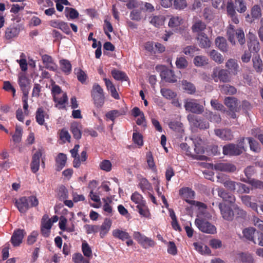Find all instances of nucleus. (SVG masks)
I'll use <instances>...</instances> for the list:
<instances>
[{
  "mask_svg": "<svg viewBox=\"0 0 263 263\" xmlns=\"http://www.w3.org/2000/svg\"><path fill=\"white\" fill-rule=\"evenodd\" d=\"M139 185L143 192H145L152 189L151 184L145 178H142L140 180Z\"/></svg>",
  "mask_w": 263,
  "mask_h": 263,
  "instance_id": "nucleus-54",
  "label": "nucleus"
},
{
  "mask_svg": "<svg viewBox=\"0 0 263 263\" xmlns=\"http://www.w3.org/2000/svg\"><path fill=\"white\" fill-rule=\"evenodd\" d=\"M55 102V106L59 109H64L66 107V104L68 101L66 93H62V95L55 97L53 98Z\"/></svg>",
  "mask_w": 263,
  "mask_h": 263,
  "instance_id": "nucleus-19",
  "label": "nucleus"
},
{
  "mask_svg": "<svg viewBox=\"0 0 263 263\" xmlns=\"http://www.w3.org/2000/svg\"><path fill=\"white\" fill-rule=\"evenodd\" d=\"M133 237L145 249L154 247L155 245L154 240L142 235L139 232H134Z\"/></svg>",
  "mask_w": 263,
  "mask_h": 263,
  "instance_id": "nucleus-7",
  "label": "nucleus"
},
{
  "mask_svg": "<svg viewBox=\"0 0 263 263\" xmlns=\"http://www.w3.org/2000/svg\"><path fill=\"white\" fill-rule=\"evenodd\" d=\"M215 133L217 136L224 140H231L233 137L231 132L228 129H216L215 130Z\"/></svg>",
  "mask_w": 263,
  "mask_h": 263,
  "instance_id": "nucleus-24",
  "label": "nucleus"
},
{
  "mask_svg": "<svg viewBox=\"0 0 263 263\" xmlns=\"http://www.w3.org/2000/svg\"><path fill=\"white\" fill-rule=\"evenodd\" d=\"M101 170L108 172L111 170L112 164L111 162L108 160H104L99 164Z\"/></svg>",
  "mask_w": 263,
  "mask_h": 263,
  "instance_id": "nucleus-62",
  "label": "nucleus"
},
{
  "mask_svg": "<svg viewBox=\"0 0 263 263\" xmlns=\"http://www.w3.org/2000/svg\"><path fill=\"white\" fill-rule=\"evenodd\" d=\"M197 39L201 48H206L210 47L211 42L205 33H199Z\"/></svg>",
  "mask_w": 263,
  "mask_h": 263,
  "instance_id": "nucleus-22",
  "label": "nucleus"
},
{
  "mask_svg": "<svg viewBox=\"0 0 263 263\" xmlns=\"http://www.w3.org/2000/svg\"><path fill=\"white\" fill-rule=\"evenodd\" d=\"M111 223V221L110 219H105L104 220L100 228H99L101 237L103 238L108 232L110 229Z\"/></svg>",
  "mask_w": 263,
  "mask_h": 263,
  "instance_id": "nucleus-29",
  "label": "nucleus"
},
{
  "mask_svg": "<svg viewBox=\"0 0 263 263\" xmlns=\"http://www.w3.org/2000/svg\"><path fill=\"white\" fill-rule=\"evenodd\" d=\"M168 126L170 128L178 133H181L183 131L182 124L179 121L171 122Z\"/></svg>",
  "mask_w": 263,
  "mask_h": 263,
  "instance_id": "nucleus-63",
  "label": "nucleus"
},
{
  "mask_svg": "<svg viewBox=\"0 0 263 263\" xmlns=\"http://www.w3.org/2000/svg\"><path fill=\"white\" fill-rule=\"evenodd\" d=\"M126 110L125 109H122L120 110H113L108 112L106 114V117L107 119L111 120L112 121H114L115 119L120 116L125 115L126 114Z\"/></svg>",
  "mask_w": 263,
  "mask_h": 263,
  "instance_id": "nucleus-35",
  "label": "nucleus"
},
{
  "mask_svg": "<svg viewBox=\"0 0 263 263\" xmlns=\"http://www.w3.org/2000/svg\"><path fill=\"white\" fill-rule=\"evenodd\" d=\"M176 65L178 68L184 69L187 67L188 62L185 57H180L176 59Z\"/></svg>",
  "mask_w": 263,
  "mask_h": 263,
  "instance_id": "nucleus-56",
  "label": "nucleus"
},
{
  "mask_svg": "<svg viewBox=\"0 0 263 263\" xmlns=\"http://www.w3.org/2000/svg\"><path fill=\"white\" fill-rule=\"evenodd\" d=\"M19 33V29L14 26L8 28L6 31L5 36L6 39H11L16 36Z\"/></svg>",
  "mask_w": 263,
  "mask_h": 263,
  "instance_id": "nucleus-44",
  "label": "nucleus"
},
{
  "mask_svg": "<svg viewBox=\"0 0 263 263\" xmlns=\"http://www.w3.org/2000/svg\"><path fill=\"white\" fill-rule=\"evenodd\" d=\"M24 234L23 230L18 229L14 232L11 239L13 246H18L22 243Z\"/></svg>",
  "mask_w": 263,
  "mask_h": 263,
  "instance_id": "nucleus-17",
  "label": "nucleus"
},
{
  "mask_svg": "<svg viewBox=\"0 0 263 263\" xmlns=\"http://www.w3.org/2000/svg\"><path fill=\"white\" fill-rule=\"evenodd\" d=\"M183 89L188 93L192 94L195 92L196 88L194 85L186 80L182 81Z\"/></svg>",
  "mask_w": 263,
  "mask_h": 263,
  "instance_id": "nucleus-50",
  "label": "nucleus"
},
{
  "mask_svg": "<svg viewBox=\"0 0 263 263\" xmlns=\"http://www.w3.org/2000/svg\"><path fill=\"white\" fill-rule=\"evenodd\" d=\"M189 121L195 126H198L201 129L209 128V124L206 121H199L197 118L193 115L190 114L187 116Z\"/></svg>",
  "mask_w": 263,
  "mask_h": 263,
  "instance_id": "nucleus-18",
  "label": "nucleus"
},
{
  "mask_svg": "<svg viewBox=\"0 0 263 263\" xmlns=\"http://www.w3.org/2000/svg\"><path fill=\"white\" fill-rule=\"evenodd\" d=\"M253 67L258 72H260L262 70L263 64L261 59L259 56L254 57L253 59Z\"/></svg>",
  "mask_w": 263,
  "mask_h": 263,
  "instance_id": "nucleus-48",
  "label": "nucleus"
},
{
  "mask_svg": "<svg viewBox=\"0 0 263 263\" xmlns=\"http://www.w3.org/2000/svg\"><path fill=\"white\" fill-rule=\"evenodd\" d=\"M149 23L156 27L163 26L165 22V17L163 15H155L149 18Z\"/></svg>",
  "mask_w": 263,
  "mask_h": 263,
  "instance_id": "nucleus-27",
  "label": "nucleus"
},
{
  "mask_svg": "<svg viewBox=\"0 0 263 263\" xmlns=\"http://www.w3.org/2000/svg\"><path fill=\"white\" fill-rule=\"evenodd\" d=\"M42 60L46 68L53 71L58 70V66L54 63L51 57L47 54H44L42 56Z\"/></svg>",
  "mask_w": 263,
  "mask_h": 263,
  "instance_id": "nucleus-12",
  "label": "nucleus"
},
{
  "mask_svg": "<svg viewBox=\"0 0 263 263\" xmlns=\"http://www.w3.org/2000/svg\"><path fill=\"white\" fill-rule=\"evenodd\" d=\"M211 59L218 64H221L224 61L222 55L215 50H212L209 53Z\"/></svg>",
  "mask_w": 263,
  "mask_h": 263,
  "instance_id": "nucleus-38",
  "label": "nucleus"
},
{
  "mask_svg": "<svg viewBox=\"0 0 263 263\" xmlns=\"http://www.w3.org/2000/svg\"><path fill=\"white\" fill-rule=\"evenodd\" d=\"M237 261H242L243 263H254V258L252 255L249 253H239L237 254Z\"/></svg>",
  "mask_w": 263,
  "mask_h": 263,
  "instance_id": "nucleus-23",
  "label": "nucleus"
},
{
  "mask_svg": "<svg viewBox=\"0 0 263 263\" xmlns=\"http://www.w3.org/2000/svg\"><path fill=\"white\" fill-rule=\"evenodd\" d=\"M131 200L135 202L137 205L142 204L145 202L141 195L137 192H135L131 196Z\"/></svg>",
  "mask_w": 263,
  "mask_h": 263,
  "instance_id": "nucleus-58",
  "label": "nucleus"
},
{
  "mask_svg": "<svg viewBox=\"0 0 263 263\" xmlns=\"http://www.w3.org/2000/svg\"><path fill=\"white\" fill-rule=\"evenodd\" d=\"M18 83L22 91H24L29 84V80L24 73H21L18 74Z\"/></svg>",
  "mask_w": 263,
  "mask_h": 263,
  "instance_id": "nucleus-40",
  "label": "nucleus"
},
{
  "mask_svg": "<svg viewBox=\"0 0 263 263\" xmlns=\"http://www.w3.org/2000/svg\"><path fill=\"white\" fill-rule=\"evenodd\" d=\"M65 16L69 19H74L79 16V12L74 9L66 7L65 10Z\"/></svg>",
  "mask_w": 263,
  "mask_h": 263,
  "instance_id": "nucleus-49",
  "label": "nucleus"
},
{
  "mask_svg": "<svg viewBox=\"0 0 263 263\" xmlns=\"http://www.w3.org/2000/svg\"><path fill=\"white\" fill-rule=\"evenodd\" d=\"M42 156V153L40 151L36 152L32 157V161L31 163V169L33 173L38 171L40 167V158Z\"/></svg>",
  "mask_w": 263,
  "mask_h": 263,
  "instance_id": "nucleus-20",
  "label": "nucleus"
},
{
  "mask_svg": "<svg viewBox=\"0 0 263 263\" xmlns=\"http://www.w3.org/2000/svg\"><path fill=\"white\" fill-rule=\"evenodd\" d=\"M208 59L202 55L196 56L194 59V64L197 67L204 66L208 64Z\"/></svg>",
  "mask_w": 263,
  "mask_h": 263,
  "instance_id": "nucleus-45",
  "label": "nucleus"
},
{
  "mask_svg": "<svg viewBox=\"0 0 263 263\" xmlns=\"http://www.w3.org/2000/svg\"><path fill=\"white\" fill-rule=\"evenodd\" d=\"M67 160L66 155L63 153H60L55 159L56 170L58 171H61L65 165Z\"/></svg>",
  "mask_w": 263,
  "mask_h": 263,
  "instance_id": "nucleus-28",
  "label": "nucleus"
},
{
  "mask_svg": "<svg viewBox=\"0 0 263 263\" xmlns=\"http://www.w3.org/2000/svg\"><path fill=\"white\" fill-rule=\"evenodd\" d=\"M218 196L221 197L224 201L230 203H234L235 198L231 194L227 193L224 190L219 189L218 190Z\"/></svg>",
  "mask_w": 263,
  "mask_h": 263,
  "instance_id": "nucleus-32",
  "label": "nucleus"
},
{
  "mask_svg": "<svg viewBox=\"0 0 263 263\" xmlns=\"http://www.w3.org/2000/svg\"><path fill=\"white\" fill-rule=\"evenodd\" d=\"M52 226L51 220L47 215L43 216L41 221V231L43 236L47 237L50 235Z\"/></svg>",
  "mask_w": 263,
  "mask_h": 263,
  "instance_id": "nucleus-11",
  "label": "nucleus"
},
{
  "mask_svg": "<svg viewBox=\"0 0 263 263\" xmlns=\"http://www.w3.org/2000/svg\"><path fill=\"white\" fill-rule=\"evenodd\" d=\"M183 23V20L181 16H172L169 20L168 25L173 29H176Z\"/></svg>",
  "mask_w": 263,
  "mask_h": 263,
  "instance_id": "nucleus-25",
  "label": "nucleus"
},
{
  "mask_svg": "<svg viewBox=\"0 0 263 263\" xmlns=\"http://www.w3.org/2000/svg\"><path fill=\"white\" fill-rule=\"evenodd\" d=\"M18 211L22 213H25L29 208V203H28L27 197H23L17 200L15 202Z\"/></svg>",
  "mask_w": 263,
  "mask_h": 263,
  "instance_id": "nucleus-21",
  "label": "nucleus"
},
{
  "mask_svg": "<svg viewBox=\"0 0 263 263\" xmlns=\"http://www.w3.org/2000/svg\"><path fill=\"white\" fill-rule=\"evenodd\" d=\"M226 67L229 70V73L233 75L238 74L239 66L237 61L234 59H229L226 63Z\"/></svg>",
  "mask_w": 263,
  "mask_h": 263,
  "instance_id": "nucleus-13",
  "label": "nucleus"
},
{
  "mask_svg": "<svg viewBox=\"0 0 263 263\" xmlns=\"http://www.w3.org/2000/svg\"><path fill=\"white\" fill-rule=\"evenodd\" d=\"M255 231L256 229L253 227L246 228L242 231L243 236L247 240L255 242L254 235Z\"/></svg>",
  "mask_w": 263,
  "mask_h": 263,
  "instance_id": "nucleus-36",
  "label": "nucleus"
},
{
  "mask_svg": "<svg viewBox=\"0 0 263 263\" xmlns=\"http://www.w3.org/2000/svg\"><path fill=\"white\" fill-rule=\"evenodd\" d=\"M184 107L186 110L197 114H201L203 111V106L193 99L186 100L184 102Z\"/></svg>",
  "mask_w": 263,
  "mask_h": 263,
  "instance_id": "nucleus-8",
  "label": "nucleus"
},
{
  "mask_svg": "<svg viewBox=\"0 0 263 263\" xmlns=\"http://www.w3.org/2000/svg\"><path fill=\"white\" fill-rule=\"evenodd\" d=\"M91 96L96 106L101 107L104 103L103 90L98 84H95L92 87Z\"/></svg>",
  "mask_w": 263,
  "mask_h": 263,
  "instance_id": "nucleus-6",
  "label": "nucleus"
},
{
  "mask_svg": "<svg viewBox=\"0 0 263 263\" xmlns=\"http://www.w3.org/2000/svg\"><path fill=\"white\" fill-rule=\"evenodd\" d=\"M211 77L215 82L220 81L226 83L230 82L231 80L230 73L228 70L218 67H216L213 69Z\"/></svg>",
  "mask_w": 263,
  "mask_h": 263,
  "instance_id": "nucleus-5",
  "label": "nucleus"
},
{
  "mask_svg": "<svg viewBox=\"0 0 263 263\" xmlns=\"http://www.w3.org/2000/svg\"><path fill=\"white\" fill-rule=\"evenodd\" d=\"M82 250L85 256L90 258L92 256L91 249L86 241H84L82 245Z\"/></svg>",
  "mask_w": 263,
  "mask_h": 263,
  "instance_id": "nucleus-57",
  "label": "nucleus"
},
{
  "mask_svg": "<svg viewBox=\"0 0 263 263\" xmlns=\"http://www.w3.org/2000/svg\"><path fill=\"white\" fill-rule=\"evenodd\" d=\"M111 74L114 78L117 80H127L128 78L126 74L123 72L117 70H113L111 71Z\"/></svg>",
  "mask_w": 263,
  "mask_h": 263,
  "instance_id": "nucleus-53",
  "label": "nucleus"
},
{
  "mask_svg": "<svg viewBox=\"0 0 263 263\" xmlns=\"http://www.w3.org/2000/svg\"><path fill=\"white\" fill-rule=\"evenodd\" d=\"M187 3L186 0H174L173 7L177 10H183L187 7Z\"/></svg>",
  "mask_w": 263,
  "mask_h": 263,
  "instance_id": "nucleus-55",
  "label": "nucleus"
},
{
  "mask_svg": "<svg viewBox=\"0 0 263 263\" xmlns=\"http://www.w3.org/2000/svg\"><path fill=\"white\" fill-rule=\"evenodd\" d=\"M248 46L251 52H258L260 50V45L256 35L249 31L248 34Z\"/></svg>",
  "mask_w": 263,
  "mask_h": 263,
  "instance_id": "nucleus-10",
  "label": "nucleus"
},
{
  "mask_svg": "<svg viewBox=\"0 0 263 263\" xmlns=\"http://www.w3.org/2000/svg\"><path fill=\"white\" fill-rule=\"evenodd\" d=\"M246 139H240L238 144H229L223 147V154L225 155L236 156L241 154L245 151L243 146L244 141Z\"/></svg>",
  "mask_w": 263,
  "mask_h": 263,
  "instance_id": "nucleus-4",
  "label": "nucleus"
},
{
  "mask_svg": "<svg viewBox=\"0 0 263 263\" xmlns=\"http://www.w3.org/2000/svg\"><path fill=\"white\" fill-rule=\"evenodd\" d=\"M60 66L62 71L66 74H69L72 69L70 62L66 59L61 60L59 62Z\"/></svg>",
  "mask_w": 263,
  "mask_h": 263,
  "instance_id": "nucleus-33",
  "label": "nucleus"
},
{
  "mask_svg": "<svg viewBox=\"0 0 263 263\" xmlns=\"http://www.w3.org/2000/svg\"><path fill=\"white\" fill-rule=\"evenodd\" d=\"M227 33L228 40L232 45L236 44V38L240 45L245 44L246 40L243 31L242 29H239L235 30V27L233 25H230Z\"/></svg>",
  "mask_w": 263,
  "mask_h": 263,
  "instance_id": "nucleus-2",
  "label": "nucleus"
},
{
  "mask_svg": "<svg viewBox=\"0 0 263 263\" xmlns=\"http://www.w3.org/2000/svg\"><path fill=\"white\" fill-rule=\"evenodd\" d=\"M46 115L43 109L41 108H39L36 112V121L37 123L43 125L45 123V118Z\"/></svg>",
  "mask_w": 263,
  "mask_h": 263,
  "instance_id": "nucleus-47",
  "label": "nucleus"
},
{
  "mask_svg": "<svg viewBox=\"0 0 263 263\" xmlns=\"http://www.w3.org/2000/svg\"><path fill=\"white\" fill-rule=\"evenodd\" d=\"M246 139L249 144L250 149L254 152L258 153L260 151V147L258 142L253 138L248 137Z\"/></svg>",
  "mask_w": 263,
  "mask_h": 263,
  "instance_id": "nucleus-52",
  "label": "nucleus"
},
{
  "mask_svg": "<svg viewBox=\"0 0 263 263\" xmlns=\"http://www.w3.org/2000/svg\"><path fill=\"white\" fill-rule=\"evenodd\" d=\"M193 246L195 249L201 254H209L211 253L210 249L201 243L194 242Z\"/></svg>",
  "mask_w": 263,
  "mask_h": 263,
  "instance_id": "nucleus-41",
  "label": "nucleus"
},
{
  "mask_svg": "<svg viewBox=\"0 0 263 263\" xmlns=\"http://www.w3.org/2000/svg\"><path fill=\"white\" fill-rule=\"evenodd\" d=\"M212 215L207 212L206 207L204 210H198L197 218L195 219V224L198 229L203 233L209 234H216L217 233L216 227L207 220L203 219V218L210 219Z\"/></svg>",
  "mask_w": 263,
  "mask_h": 263,
  "instance_id": "nucleus-1",
  "label": "nucleus"
},
{
  "mask_svg": "<svg viewBox=\"0 0 263 263\" xmlns=\"http://www.w3.org/2000/svg\"><path fill=\"white\" fill-rule=\"evenodd\" d=\"M241 201L246 206L250 208L258 213L257 204L256 203L255 198L248 195H244L241 197Z\"/></svg>",
  "mask_w": 263,
  "mask_h": 263,
  "instance_id": "nucleus-14",
  "label": "nucleus"
},
{
  "mask_svg": "<svg viewBox=\"0 0 263 263\" xmlns=\"http://www.w3.org/2000/svg\"><path fill=\"white\" fill-rule=\"evenodd\" d=\"M214 168L217 171L228 172H234L236 169V166L234 165L227 162L216 163L214 165Z\"/></svg>",
  "mask_w": 263,
  "mask_h": 263,
  "instance_id": "nucleus-16",
  "label": "nucleus"
},
{
  "mask_svg": "<svg viewBox=\"0 0 263 263\" xmlns=\"http://www.w3.org/2000/svg\"><path fill=\"white\" fill-rule=\"evenodd\" d=\"M26 56L24 53H22L20 55V59L17 60L16 62L19 64L21 70L25 71L27 70V63L25 59Z\"/></svg>",
  "mask_w": 263,
  "mask_h": 263,
  "instance_id": "nucleus-60",
  "label": "nucleus"
},
{
  "mask_svg": "<svg viewBox=\"0 0 263 263\" xmlns=\"http://www.w3.org/2000/svg\"><path fill=\"white\" fill-rule=\"evenodd\" d=\"M71 129L75 138L79 139L81 138V125L77 122H74L71 124Z\"/></svg>",
  "mask_w": 263,
  "mask_h": 263,
  "instance_id": "nucleus-43",
  "label": "nucleus"
},
{
  "mask_svg": "<svg viewBox=\"0 0 263 263\" xmlns=\"http://www.w3.org/2000/svg\"><path fill=\"white\" fill-rule=\"evenodd\" d=\"M161 95L167 100H172L176 98L177 94L172 90L166 88H162L160 90Z\"/></svg>",
  "mask_w": 263,
  "mask_h": 263,
  "instance_id": "nucleus-39",
  "label": "nucleus"
},
{
  "mask_svg": "<svg viewBox=\"0 0 263 263\" xmlns=\"http://www.w3.org/2000/svg\"><path fill=\"white\" fill-rule=\"evenodd\" d=\"M225 105L231 110H235L237 106V100L233 97H227L224 99Z\"/></svg>",
  "mask_w": 263,
  "mask_h": 263,
  "instance_id": "nucleus-46",
  "label": "nucleus"
},
{
  "mask_svg": "<svg viewBox=\"0 0 263 263\" xmlns=\"http://www.w3.org/2000/svg\"><path fill=\"white\" fill-rule=\"evenodd\" d=\"M112 234L115 238L121 239L122 241L130 237V235L128 232L119 229L114 230L112 232Z\"/></svg>",
  "mask_w": 263,
  "mask_h": 263,
  "instance_id": "nucleus-30",
  "label": "nucleus"
},
{
  "mask_svg": "<svg viewBox=\"0 0 263 263\" xmlns=\"http://www.w3.org/2000/svg\"><path fill=\"white\" fill-rule=\"evenodd\" d=\"M215 44L218 49L222 52L228 51V46L226 40L223 37H217L215 40Z\"/></svg>",
  "mask_w": 263,
  "mask_h": 263,
  "instance_id": "nucleus-31",
  "label": "nucleus"
},
{
  "mask_svg": "<svg viewBox=\"0 0 263 263\" xmlns=\"http://www.w3.org/2000/svg\"><path fill=\"white\" fill-rule=\"evenodd\" d=\"M162 79L168 82L174 83L177 81V77L175 76L174 71L172 70L163 67L160 73Z\"/></svg>",
  "mask_w": 263,
  "mask_h": 263,
  "instance_id": "nucleus-15",
  "label": "nucleus"
},
{
  "mask_svg": "<svg viewBox=\"0 0 263 263\" xmlns=\"http://www.w3.org/2000/svg\"><path fill=\"white\" fill-rule=\"evenodd\" d=\"M67 219L63 216H61L60 218L59 222V226L60 229L64 231L69 232H73L74 231V226L73 224H71L70 226L67 225Z\"/></svg>",
  "mask_w": 263,
  "mask_h": 263,
  "instance_id": "nucleus-26",
  "label": "nucleus"
},
{
  "mask_svg": "<svg viewBox=\"0 0 263 263\" xmlns=\"http://www.w3.org/2000/svg\"><path fill=\"white\" fill-rule=\"evenodd\" d=\"M222 217L225 220L232 221L235 216L234 210L233 211L229 206L225 203H220L218 205Z\"/></svg>",
  "mask_w": 263,
  "mask_h": 263,
  "instance_id": "nucleus-9",
  "label": "nucleus"
},
{
  "mask_svg": "<svg viewBox=\"0 0 263 263\" xmlns=\"http://www.w3.org/2000/svg\"><path fill=\"white\" fill-rule=\"evenodd\" d=\"M242 181L250 184L254 188L263 189V182L261 181L254 179H251L249 180L242 179Z\"/></svg>",
  "mask_w": 263,
  "mask_h": 263,
  "instance_id": "nucleus-59",
  "label": "nucleus"
},
{
  "mask_svg": "<svg viewBox=\"0 0 263 263\" xmlns=\"http://www.w3.org/2000/svg\"><path fill=\"white\" fill-rule=\"evenodd\" d=\"M179 195L186 202L198 207V210H204L206 208L204 203L191 200L195 196L194 192L189 187H183L179 190Z\"/></svg>",
  "mask_w": 263,
  "mask_h": 263,
  "instance_id": "nucleus-3",
  "label": "nucleus"
},
{
  "mask_svg": "<svg viewBox=\"0 0 263 263\" xmlns=\"http://www.w3.org/2000/svg\"><path fill=\"white\" fill-rule=\"evenodd\" d=\"M72 260L74 263H89V259L84 258L81 253L73 254Z\"/></svg>",
  "mask_w": 263,
  "mask_h": 263,
  "instance_id": "nucleus-64",
  "label": "nucleus"
},
{
  "mask_svg": "<svg viewBox=\"0 0 263 263\" xmlns=\"http://www.w3.org/2000/svg\"><path fill=\"white\" fill-rule=\"evenodd\" d=\"M136 208L139 214L144 217L151 218V213L147 206L146 205V202L137 205Z\"/></svg>",
  "mask_w": 263,
  "mask_h": 263,
  "instance_id": "nucleus-34",
  "label": "nucleus"
},
{
  "mask_svg": "<svg viewBox=\"0 0 263 263\" xmlns=\"http://www.w3.org/2000/svg\"><path fill=\"white\" fill-rule=\"evenodd\" d=\"M23 129L21 127L16 125L14 134L12 136L14 142L18 143L21 141Z\"/></svg>",
  "mask_w": 263,
  "mask_h": 263,
  "instance_id": "nucleus-61",
  "label": "nucleus"
},
{
  "mask_svg": "<svg viewBox=\"0 0 263 263\" xmlns=\"http://www.w3.org/2000/svg\"><path fill=\"white\" fill-rule=\"evenodd\" d=\"M193 142L195 146V151L197 154H202L204 150L202 146V141L200 138L195 137L192 139Z\"/></svg>",
  "mask_w": 263,
  "mask_h": 263,
  "instance_id": "nucleus-37",
  "label": "nucleus"
},
{
  "mask_svg": "<svg viewBox=\"0 0 263 263\" xmlns=\"http://www.w3.org/2000/svg\"><path fill=\"white\" fill-rule=\"evenodd\" d=\"M206 28L205 24L201 21H196L192 26V30L194 32H200L204 30Z\"/></svg>",
  "mask_w": 263,
  "mask_h": 263,
  "instance_id": "nucleus-51",
  "label": "nucleus"
},
{
  "mask_svg": "<svg viewBox=\"0 0 263 263\" xmlns=\"http://www.w3.org/2000/svg\"><path fill=\"white\" fill-rule=\"evenodd\" d=\"M222 93L226 95H234L236 93V89L229 84L222 85L219 86Z\"/></svg>",
  "mask_w": 263,
  "mask_h": 263,
  "instance_id": "nucleus-42",
  "label": "nucleus"
}]
</instances>
